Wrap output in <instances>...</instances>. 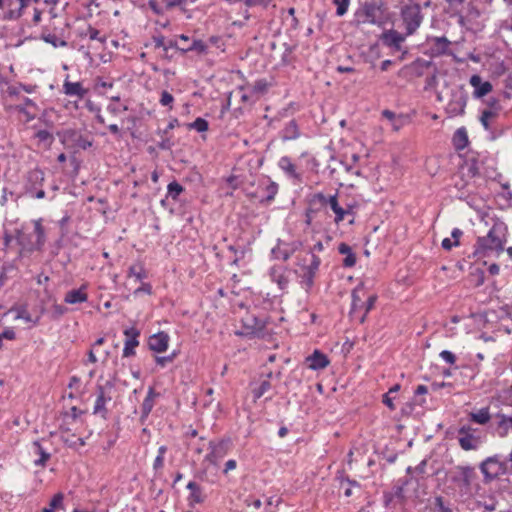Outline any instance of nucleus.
Listing matches in <instances>:
<instances>
[{
    "instance_id": "e2e57ef3",
    "label": "nucleus",
    "mask_w": 512,
    "mask_h": 512,
    "mask_svg": "<svg viewBox=\"0 0 512 512\" xmlns=\"http://www.w3.org/2000/svg\"><path fill=\"white\" fill-rule=\"evenodd\" d=\"M164 40H165V38H164V36H162V35L154 36V37H153V42H154V44H155V47H156V48H163L165 51H167V50H168V47L166 46V44H165V41H164Z\"/></svg>"
},
{
    "instance_id": "9d476101",
    "label": "nucleus",
    "mask_w": 512,
    "mask_h": 512,
    "mask_svg": "<svg viewBox=\"0 0 512 512\" xmlns=\"http://www.w3.org/2000/svg\"><path fill=\"white\" fill-rule=\"evenodd\" d=\"M457 439L460 447L465 450H475L480 445V438L475 435V430L468 425H463L458 429Z\"/></svg>"
},
{
    "instance_id": "7ed1b4c3",
    "label": "nucleus",
    "mask_w": 512,
    "mask_h": 512,
    "mask_svg": "<svg viewBox=\"0 0 512 512\" xmlns=\"http://www.w3.org/2000/svg\"><path fill=\"white\" fill-rule=\"evenodd\" d=\"M400 19L406 35H414L421 26L424 15L419 4H406L400 9Z\"/></svg>"
},
{
    "instance_id": "cd10ccee",
    "label": "nucleus",
    "mask_w": 512,
    "mask_h": 512,
    "mask_svg": "<svg viewBox=\"0 0 512 512\" xmlns=\"http://www.w3.org/2000/svg\"><path fill=\"white\" fill-rule=\"evenodd\" d=\"M63 92L67 96L83 99L87 94V89L80 82H71L67 78L63 83Z\"/></svg>"
},
{
    "instance_id": "6e6d98bb",
    "label": "nucleus",
    "mask_w": 512,
    "mask_h": 512,
    "mask_svg": "<svg viewBox=\"0 0 512 512\" xmlns=\"http://www.w3.org/2000/svg\"><path fill=\"white\" fill-rule=\"evenodd\" d=\"M90 40H97L100 43H105L106 38L104 36H100V31L96 28H93L92 26H89L87 29L86 34Z\"/></svg>"
},
{
    "instance_id": "f03ea898",
    "label": "nucleus",
    "mask_w": 512,
    "mask_h": 512,
    "mask_svg": "<svg viewBox=\"0 0 512 512\" xmlns=\"http://www.w3.org/2000/svg\"><path fill=\"white\" fill-rule=\"evenodd\" d=\"M34 228L32 231L22 229L17 233V242L21 246L22 251L33 252L41 250L45 244V230L42 226V220L33 221Z\"/></svg>"
},
{
    "instance_id": "a211bd4d",
    "label": "nucleus",
    "mask_w": 512,
    "mask_h": 512,
    "mask_svg": "<svg viewBox=\"0 0 512 512\" xmlns=\"http://www.w3.org/2000/svg\"><path fill=\"white\" fill-rule=\"evenodd\" d=\"M278 166L288 178L298 183L302 182V174L297 171V168L290 157H281L279 159Z\"/></svg>"
},
{
    "instance_id": "ddd939ff",
    "label": "nucleus",
    "mask_w": 512,
    "mask_h": 512,
    "mask_svg": "<svg viewBox=\"0 0 512 512\" xmlns=\"http://www.w3.org/2000/svg\"><path fill=\"white\" fill-rule=\"evenodd\" d=\"M124 335L126 340L123 348V357L133 356L135 355V348L139 345L138 337L140 336V331L135 327H130L124 330Z\"/></svg>"
},
{
    "instance_id": "864d4df0",
    "label": "nucleus",
    "mask_w": 512,
    "mask_h": 512,
    "mask_svg": "<svg viewBox=\"0 0 512 512\" xmlns=\"http://www.w3.org/2000/svg\"><path fill=\"white\" fill-rule=\"evenodd\" d=\"M35 137L40 141L50 146L54 140L53 135L47 130H39Z\"/></svg>"
},
{
    "instance_id": "ea45409f",
    "label": "nucleus",
    "mask_w": 512,
    "mask_h": 512,
    "mask_svg": "<svg viewBox=\"0 0 512 512\" xmlns=\"http://www.w3.org/2000/svg\"><path fill=\"white\" fill-rule=\"evenodd\" d=\"M376 300H377V296L376 295L368 296L367 300L364 302V311L358 317V322L360 324L364 323L367 314L374 307Z\"/></svg>"
},
{
    "instance_id": "37998d69",
    "label": "nucleus",
    "mask_w": 512,
    "mask_h": 512,
    "mask_svg": "<svg viewBox=\"0 0 512 512\" xmlns=\"http://www.w3.org/2000/svg\"><path fill=\"white\" fill-rule=\"evenodd\" d=\"M315 276H316V274L303 269L302 274H301V278H302L301 284L305 288L306 291L310 290L311 287L313 286Z\"/></svg>"
},
{
    "instance_id": "6e6552de",
    "label": "nucleus",
    "mask_w": 512,
    "mask_h": 512,
    "mask_svg": "<svg viewBox=\"0 0 512 512\" xmlns=\"http://www.w3.org/2000/svg\"><path fill=\"white\" fill-rule=\"evenodd\" d=\"M231 449V440L221 439L219 441L209 442V453L205 456V461L217 466L220 461L228 454Z\"/></svg>"
},
{
    "instance_id": "b1692460",
    "label": "nucleus",
    "mask_w": 512,
    "mask_h": 512,
    "mask_svg": "<svg viewBox=\"0 0 512 512\" xmlns=\"http://www.w3.org/2000/svg\"><path fill=\"white\" fill-rule=\"evenodd\" d=\"M306 362L308 367L312 370H322L330 363L328 357L319 350H315L310 356H308L306 358Z\"/></svg>"
},
{
    "instance_id": "a19ab883",
    "label": "nucleus",
    "mask_w": 512,
    "mask_h": 512,
    "mask_svg": "<svg viewBox=\"0 0 512 512\" xmlns=\"http://www.w3.org/2000/svg\"><path fill=\"white\" fill-rule=\"evenodd\" d=\"M207 50L206 44L202 40H193L190 45L181 47V51H197L198 53H205Z\"/></svg>"
},
{
    "instance_id": "f3484780",
    "label": "nucleus",
    "mask_w": 512,
    "mask_h": 512,
    "mask_svg": "<svg viewBox=\"0 0 512 512\" xmlns=\"http://www.w3.org/2000/svg\"><path fill=\"white\" fill-rule=\"evenodd\" d=\"M259 189L263 192V198L260 202L269 204L275 199L279 186L276 182L267 177L260 182Z\"/></svg>"
},
{
    "instance_id": "423d86ee",
    "label": "nucleus",
    "mask_w": 512,
    "mask_h": 512,
    "mask_svg": "<svg viewBox=\"0 0 512 512\" xmlns=\"http://www.w3.org/2000/svg\"><path fill=\"white\" fill-rule=\"evenodd\" d=\"M238 334L250 338H264L267 334L265 319L258 318L254 314H246L242 319V330Z\"/></svg>"
},
{
    "instance_id": "2eb2a0df",
    "label": "nucleus",
    "mask_w": 512,
    "mask_h": 512,
    "mask_svg": "<svg viewBox=\"0 0 512 512\" xmlns=\"http://www.w3.org/2000/svg\"><path fill=\"white\" fill-rule=\"evenodd\" d=\"M169 340L170 337L167 333L158 332L149 337L148 347L154 352L163 353L168 348Z\"/></svg>"
},
{
    "instance_id": "69168bd1",
    "label": "nucleus",
    "mask_w": 512,
    "mask_h": 512,
    "mask_svg": "<svg viewBox=\"0 0 512 512\" xmlns=\"http://www.w3.org/2000/svg\"><path fill=\"white\" fill-rule=\"evenodd\" d=\"M2 339L14 340L16 338V333L13 328H6L1 334Z\"/></svg>"
},
{
    "instance_id": "5701e85b",
    "label": "nucleus",
    "mask_w": 512,
    "mask_h": 512,
    "mask_svg": "<svg viewBox=\"0 0 512 512\" xmlns=\"http://www.w3.org/2000/svg\"><path fill=\"white\" fill-rule=\"evenodd\" d=\"M31 0H18L19 7L12 8V0L7 2L8 10L3 14L2 19L5 21H14L22 17L24 9L29 5Z\"/></svg>"
},
{
    "instance_id": "393cba45",
    "label": "nucleus",
    "mask_w": 512,
    "mask_h": 512,
    "mask_svg": "<svg viewBox=\"0 0 512 512\" xmlns=\"http://www.w3.org/2000/svg\"><path fill=\"white\" fill-rule=\"evenodd\" d=\"M187 489L190 491L189 496L187 498L190 506H194L195 504H201L205 501L206 495L203 492V489L194 481H190L187 484Z\"/></svg>"
},
{
    "instance_id": "09e8293b",
    "label": "nucleus",
    "mask_w": 512,
    "mask_h": 512,
    "mask_svg": "<svg viewBox=\"0 0 512 512\" xmlns=\"http://www.w3.org/2000/svg\"><path fill=\"white\" fill-rule=\"evenodd\" d=\"M496 117V113L491 110H484L480 117L481 124L486 130L491 129V121Z\"/></svg>"
},
{
    "instance_id": "9b49d317",
    "label": "nucleus",
    "mask_w": 512,
    "mask_h": 512,
    "mask_svg": "<svg viewBox=\"0 0 512 512\" xmlns=\"http://www.w3.org/2000/svg\"><path fill=\"white\" fill-rule=\"evenodd\" d=\"M408 36L409 35H406V32L400 33L395 29H389L382 33L381 41L385 46L395 51H401L402 44L405 42Z\"/></svg>"
},
{
    "instance_id": "052dcab7",
    "label": "nucleus",
    "mask_w": 512,
    "mask_h": 512,
    "mask_svg": "<svg viewBox=\"0 0 512 512\" xmlns=\"http://www.w3.org/2000/svg\"><path fill=\"white\" fill-rule=\"evenodd\" d=\"M459 245V241H452L450 238H444L441 243L442 248L447 251H450L453 247H457Z\"/></svg>"
},
{
    "instance_id": "5fc2aeb1",
    "label": "nucleus",
    "mask_w": 512,
    "mask_h": 512,
    "mask_svg": "<svg viewBox=\"0 0 512 512\" xmlns=\"http://www.w3.org/2000/svg\"><path fill=\"white\" fill-rule=\"evenodd\" d=\"M174 102V97L171 93H169L166 90H163L161 92V97L159 100V103L164 107H169V109H172V103Z\"/></svg>"
},
{
    "instance_id": "473e14b6",
    "label": "nucleus",
    "mask_w": 512,
    "mask_h": 512,
    "mask_svg": "<svg viewBox=\"0 0 512 512\" xmlns=\"http://www.w3.org/2000/svg\"><path fill=\"white\" fill-rule=\"evenodd\" d=\"M299 135V127L295 120H290L281 130V138L283 141L295 140Z\"/></svg>"
},
{
    "instance_id": "dca6fc26",
    "label": "nucleus",
    "mask_w": 512,
    "mask_h": 512,
    "mask_svg": "<svg viewBox=\"0 0 512 512\" xmlns=\"http://www.w3.org/2000/svg\"><path fill=\"white\" fill-rule=\"evenodd\" d=\"M111 396L106 392L105 387L98 386L97 387V397L95 400L93 413L96 415H101L104 419L107 415L106 404L111 401Z\"/></svg>"
},
{
    "instance_id": "de8ad7c7",
    "label": "nucleus",
    "mask_w": 512,
    "mask_h": 512,
    "mask_svg": "<svg viewBox=\"0 0 512 512\" xmlns=\"http://www.w3.org/2000/svg\"><path fill=\"white\" fill-rule=\"evenodd\" d=\"M433 508L438 512H452V509L442 496L435 497L433 501Z\"/></svg>"
},
{
    "instance_id": "4468645a",
    "label": "nucleus",
    "mask_w": 512,
    "mask_h": 512,
    "mask_svg": "<svg viewBox=\"0 0 512 512\" xmlns=\"http://www.w3.org/2000/svg\"><path fill=\"white\" fill-rule=\"evenodd\" d=\"M328 206L331 208V210L335 213L334 222L336 224H339L342 222L347 215H353V207L347 206L346 208H343L340 206L338 202L337 194L330 195L328 199Z\"/></svg>"
},
{
    "instance_id": "20e7f679",
    "label": "nucleus",
    "mask_w": 512,
    "mask_h": 512,
    "mask_svg": "<svg viewBox=\"0 0 512 512\" xmlns=\"http://www.w3.org/2000/svg\"><path fill=\"white\" fill-rule=\"evenodd\" d=\"M383 20L381 7L373 1L364 2L355 12V21L360 25H380Z\"/></svg>"
},
{
    "instance_id": "c756f323",
    "label": "nucleus",
    "mask_w": 512,
    "mask_h": 512,
    "mask_svg": "<svg viewBox=\"0 0 512 512\" xmlns=\"http://www.w3.org/2000/svg\"><path fill=\"white\" fill-rule=\"evenodd\" d=\"M294 251L295 247L287 243L279 242L278 245L272 249L271 253L275 259L287 261Z\"/></svg>"
},
{
    "instance_id": "412c9836",
    "label": "nucleus",
    "mask_w": 512,
    "mask_h": 512,
    "mask_svg": "<svg viewBox=\"0 0 512 512\" xmlns=\"http://www.w3.org/2000/svg\"><path fill=\"white\" fill-rule=\"evenodd\" d=\"M475 478L474 468L470 466H457L456 475L453 480L459 482L462 486L468 488Z\"/></svg>"
},
{
    "instance_id": "c85d7f7f",
    "label": "nucleus",
    "mask_w": 512,
    "mask_h": 512,
    "mask_svg": "<svg viewBox=\"0 0 512 512\" xmlns=\"http://www.w3.org/2000/svg\"><path fill=\"white\" fill-rule=\"evenodd\" d=\"M270 278L273 282L277 283L281 290L287 288L289 284L288 276L286 275V270L281 266H273L269 271Z\"/></svg>"
},
{
    "instance_id": "c03bdc74",
    "label": "nucleus",
    "mask_w": 512,
    "mask_h": 512,
    "mask_svg": "<svg viewBox=\"0 0 512 512\" xmlns=\"http://www.w3.org/2000/svg\"><path fill=\"white\" fill-rule=\"evenodd\" d=\"M166 452H167V447L165 445H162L158 448V454L153 463V469L155 471H159L163 468L164 456H165Z\"/></svg>"
},
{
    "instance_id": "c9c22d12",
    "label": "nucleus",
    "mask_w": 512,
    "mask_h": 512,
    "mask_svg": "<svg viewBox=\"0 0 512 512\" xmlns=\"http://www.w3.org/2000/svg\"><path fill=\"white\" fill-rule=\"evenodd\" d=\"M57 510H64V494L61 492L56 493L49 502L48 507L43 508L41 512H55Z\"/></svg>"
},
{
    "instance_id": "f257e3e1",
    "label": "nucleus",
    "mask_w": 512,
    "mask_h": 512,
    "mask_svg": "<svg viewBox=\"0 0 512 512\" xmlns=\"http://www.w3.org/2000/svg\"><path fill=\"white\" fill-rule=\"evenodd\" d=\"M507 242V226L496 221L486 236L478 237L474 245L473 255L478 258L499 256Z\"/></svg>"
},
{
    "instance_id": "2f4dec72",
    "label": "nucleus",
    "mask_w": 512,
    "mask_h": 512,
    "mask_svg": "<svg viewBox=\"0 0 512 512\" xmlns=\"http://www.w3.org/2000/svg\"><path fill=\"white\" fill-rule=\"evenodd\" d=\"M156 396H158V394L154 391V389L149 388V391L141 405V419L142 420L147 418L148 415L150 414V412L152 411L154 404H155Z\"/></svg>"
},
{
    "instance_id": "39448f33",
    "label": "nucleus",
    "mask_w": 512,
    "mask_h": 512,
    "mask_svg": "<svg viewBox=\"0 0 512 512\" xmlns=\"http://www.w3.org/2000/svg\"><path fill=\"white\" fill-rule=\"evenodd\" d=\"M45 173L40 168H34L27 173L25 183V194L30 198L43 199L46 193L43 189Z\"/></svg>"
},
{
    "instance_id": "aec40b11",
    "label": "nucleus",
    "mask_w": 512,
    "mask_h": 512,
    "mask_svg": "<svg viewBox=\"0 0 512 512\" xmlns=\"http://www.w3.org/2000/svg\"><path fill=\"white\" fill-rule=\"evenodd\" d=\"M469 82L474 88L473 96L475 98H482L492 91V84L489 81H482L477 74L472 75Z\"/></svg>"
},
{
    "instance_id": "8fccbe9b",
    "label": "nucleus",
    "mask_w": 512,
    "mask_h": 512,
    "mask_svg": "<svg viewBox=\"0 0 512 512\" xmlns=\"http://www.w3.org/2000/svg\"><path fill=\"white\" fill-rule=\"evenodd\" d=\"M320 264H321L320 258L316 254L310 253L309 264L303 266V269L316 274L319 269Z\"/></svg>"
},
{
    "instance_id": "79ce46f5",
    "label": "nucleus",
    "mask_w": 512,
    "mask_h": 512,
    "mask_svg": "<svg viewBox=\"0 0 512 512\" xmlns=\"http://www.w3.org/2000/svg\"><path fill=\"white\" fill-rule=\"evenodd\" d=\"M271 389V383L269 380H264L260 383L259 387L252 390L254 400L260 399L266 392Z\"/></svg>"
},
{
    "instance_id": "58836bf2",
    "label": "nucleus",
    "mask_w": 512,
    "mask_h": 512,
    "mask_svg": "<svg viewBox=\"0 0 512 512\" xmlns=\"http://www.w3.org/2000/svg\"><path fill=\"white\" fill-rule=\"evenodd\" d=\"M470 418L473 422L484 425L490 420L489 408H482L477 412H473L470 414Z\"/></svg>"
},
{
    "instance_id": "603ef678",
    "label": "nucleus",
    "mask_w": 512,
    "mask_h": 512,
    "mask_svg": "<svg viewBox=\"0 0 512 512\" xmlns=\"http://www.w3.org/2000/svg\"><path fill=\"white\" fill-rule=\"evenodd\" d=\"M336 5L337 16H343L348 11L350 0H333Z\"/></svg>"
},
{
    "instance_id": "f704fd0d",
    "label": "nucleus",
    "mask_w": 512,
    "mask_h": 512,
    "mask_svg": "<svg viewBox=\"0 0 512 512\" xmlns=\"http://www.w3.org/2000/svg\"><path fill=\"white\" fill-rule=\"evenodd\" d=\"M128 277L135 278L136 281H143L147 278V271L142 262L132 264L128 269Z\"/></svg>"
},
{
    "instance_id": "0eeeda50",
    "label": "nucleus",
    "mask_w": 512,
    "mask_h": 512,
    "mask_svg": "<svg viewBox=\"0 0 512 512\" xmlns=\"http://www.w3.org/2000/svg\"><path fill=\"white\" fill-rule=\"evenodd\" d=\"M60 141L68 148H80L83 150L92 146V140L84 137L75 129H66L58 134Z\"/></svg>"
},
{
    "instance_id": "72a5a7b5",
    "label": "nucleus",
    "mask_w": 512,
    "mask_h": 512,
    "mask_svg": "<svg viewBox=\"0 0 512 512\" xmlns=\"http://www.w3.org/2000/svg\"><path fill=\"white\" fill-rule=\"evenodd\" d=\"M340 254L345 255L343 259V266L346 268L353 267L356 264V255L353 253L352 248L346 243H340L338 246Z\"/></svg>"
},
{
    "instance_id": "338daca9",
    "label": "nucleus",
    "mask_w": 512,
    "mask_h": 512,
    "mask_svg": "<svg viewBox=\"0 0 512 512\" xmlns=\"http://www.w3.org/2000/svg\"><path fill=\"white\" fill-rule=\"evenodd\" d=\"M140 293L151 294L152 286L149 283H142V285L134 291L135 295H138Z\"/></svg>"
},
{
    "instance_id": "13d9d810",
    "label": "nucleus",
    "mask_w": 512,
    "mask_h": 512,
    "mask_svg": "<svg viewBox=\"0 0 512 512\" xmlns=\"http://www.w3.org/2000/svg\"><path fill=\"white\" fill-rule=\"evenodd\" d=\"M12 311H14V309L10 310V312H12ZM15 312H16L15 319H23L26 322L32 321L31 315L27 312V310L21 308V309H16Z\"/></svg>"
},
{
    "instance_id": "7c9ffc66",
    "label": "nucleus",
    "mask_w": 512,
    "mask_h": 512,
    "mask_svg": "<svg viewBox=\"0 0 512 512\" xmlns=\"http://www.w3.org/2000/svg\"><path fill=\"white\" fill-rule=\"evenodd\" d=\"M32 448L34 455L37 456L34 460V465L44 467L51 458V454L47 452L38 441L33 442Z\"/></svg>"
},
{
    "instance_id": "e433bc0d",
    "label": "nucleus",
    "mask_w": 512,
    "mask_h": 512,
    "mask_svg": "<svg viewBox=\"0 0 512 512\" xmlns=\"http://www.w3.org/2000/svg\"><path fill=\"white\" fill-rule=\"evenodd\" d=\"M454 146L457 149H463L468 144V136L465 128H459L456 130L453 137Z\"/></svg>"
},
{
    "instance_id": "3c124183",
    "label": "nucleus",
    "mask_w": 512,
    "mask_h": 512,
    "mask_svg": "<svg viewBox=\"0 0 512 512\" xmlns=\"http://www.w3.org/2000/svg\"><path fill=\"white\" fill-rule=\"evenodd\" d=\"M268 83L265 79L257 80L253 86L251 87V92L253 95H260L267 91Z\"/></svg>"
},
{
    "instance_id": "49530a36",
    "label": "nucleus",
    "mask_w": 512,
    "mask_h": 512,
    "mask_svg": "<svg viewBox=\"0 0 512 512\" xmlns=\"http://www.w3.org/2000/svg\"><path fill=\"white\" fill-rule=\"evenodd\" d=\"M182 192L183 187L178 182L173 181L168 184L167 196L171 197L173 200H176Z\"/></svg>"
},
{
    "instance_id": "a18cd8bd",
    "label": "nucleus",
    "mask_w": 512,
    "mask_h": 512,
    "mask_svg": "<svg viewBox=\"0 0 512 512\" xmlns=\"http://www.w3.org/2000/svg\"><path fill=\"white\" fill-rule=\"evenodd\" d=\"M189 129H194L197 132H206L209 128L208 122L201 117L196 118L193 122L189 123L188 125Z\"/></svg>"
},
{
    "instance_id": "4be33fe9",
    "label": "nucleus",
    "mask_w": 512,
    "mask_h": 512,
    "mask_svg": "<svg viewBox=\"0 0 512 512\" xmlns=\"http://www.w3.org/2000/svg\"><path fill=\"white\" fill-rule=\"evenodd\" d=\"M88 300L87 284H83L78 289H72L65 294L64 302L67 304H79Z\"/></svg>"
},
{
    "instance_id": "774afa93",
    "label": "nucleus",
    "mask_w": 512,
    "mask_h": 512,
    "mask_svg": "<svg viewBox=\"0 0 512 512\" xmlns=\"http://www.w3.org/2000/svg\"><path fill=\"white\" fill-rule=\"evenodd\" d=\"M236 467H237V462L234 459H230L225 463L223 473L227 474L229 471L234 470Z\"/></svg>"
},
{
    "instance_id": "a878e982",
    "label": "nucleus",
    "mask_w": 512,
    "mask_h": 512,
    "mask_svg": "<svg viewBox=\"0 0 512 512\" xmlns=\"http://www.w3.org/2000/svg\"><path fill=\"white\" fill-rule=\"evenodd\" d=\"M362 290L360 288H355L353 291H352V294H351V298H352V302H351V309H350V317L355 320V321H358V317L361 313H363L364 311V301L362 300V297L360 296V292Z\"/></svg>"
},
{
    "instance_id": "1a4fd4ad",
    "label": "nucleus",
    "mask_w": 512,
    "mask_h": 512,
    "mask_svg": "<svg viewBox=\"0 0 512 512\" xmlns=\"http://www.w3.org/2000/svg\"><path fill=\"white\" fill-rule=\"evenodd\" d=\"M481 472L487 480H492L507 472V464L498 456L488 457L480 465Z\"/></svg>"
},
{
    "instance_id": "bf43d9fd",
    "label": "nucleus",
    "mask_w": 512,
    "mask_h": 512,
    "mask_svg": "<svg viewBox=\"0 0 512 512\" xmlns=\"http://www.w3.org/2000/svg\"><path fill=\"white\" fill-rule=\"evenodd\" d=\"M440 357L448 364L453 365L456 362V356L448 350H443L440 353Z\"/></svg>"
},
{
    "instance_id": "6ab92c4d",
    "label": "nucleus",
    "mask_w": 512,
    "mask_h": 512,
    "mask_svg": "<svg viewBox=\"0 0 512 512\" xmlns=\"http://www.w3.org/2000/svg\"><path fill=\"white\" fill-rule=\"evenodd\" d=\"M480 162L474 158H467L461 165L459 173L463 178L472 179L480 175Z\"/></svg>"
},
{
    "instance_id": "bb28decb",
    "label": "nucleus",
    "mask_w": 512,
    "mask_h": 512,
    "mask_svg": "<svg viewBox=\"0 0 512 512\" xmlns=\"http://www.w3.org/2000/svg\"><path fill=\"white\" fill-rule=\"evenodd\" d=\"M16 110L23 113L26 116L27 121H31L35 119L38 109L36 103L32 99L23 97L21 99V103L16 105Z\"/></svg>"
},
{
    "instance_id": "4d7b16f0",
    "label": "nucleus",
    "mask_w": 512,
    "mask_h": 512,
    "mask_svg": "<svg viewBox=\"0 0 512 512\" xmlns=\"http://www.w3.org/2000/svg\"><path fill=\"white\" fill-rule=\"evenodd\" d=\"M175 357H176V352H173L172 354H170L168 356H158V357H156L155 360H156L157 365H159L161 367H165L168 363L173 362Z\"/></svg>"
},
{
    "instance_id": "0e129e2a",
    "label": "nucleus",
    "mask_w": 512,
    "mask_h": 512,
    "mask_svg": "<svg viewBox=\"0 0 512 512\" xmlns=\"http://www.w3.org/2000/svg\"><path fill=\"white\" fill-rule=\"evenodd\" d=\"M166 3V7L171 9L174 7H181L182 10H184V7L186 6L183 0H164Z\"/></svg>"
},
{
    "instance_id": "f8f14e48",
    "label": "nucleus",
    "mask_w": 512,
    "mask_h": 512,
    "mask_svg": "<svg viewBox=\"0 0 512 512\" xmlns=\"http://www.w3.org/2000/svg\"><path fill=\"white\" fill-rule=\"evenodd\" d=\"M467 104V96L464 92L452 94V98L447 104L446 111L450 116H458L464 113Z\"/></svg>"
},
{
    "instance_id": "4c0bfd02",
    "label": "nucleus",
    "mask_w": 512,
    "mask_h": 512,
    "mask_svg": "<svg viewBox=\"0 0 512 512\" xmlns=\"http://www.w3.org/2000/svg\"><path fill=\"white\" fill-rule=\"evenodd\" d=\"M432 42H433L432 48L437 54L446 53V51L448 50V47L450 45V41L444 36L433 37Z\"/></svg>"
},
{
    "instance_id": "680f3d73",
    "label": "nucleus",
    "mask_w": 512,
    "mask_h": 512,
    "mask_svg": "<svg viewBox=\"0 0 512 512\" xmlns=\"http://www.w3.org/2000/svg\"><path fill=\"white\" fill-rule=\"evenodd\" d=\"M247 507H252L259 510L262 507V501L260 499L249 497L245 500Z\"/></svg>"
}]
</instances>
